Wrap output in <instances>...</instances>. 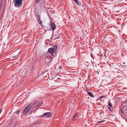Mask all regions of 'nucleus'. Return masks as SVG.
Instances as JSON below:
<instances>
[{
    "label": "nucleus",
    "instance_id": "nucleus-1",
    "mask_svg": "<svg viewBox=\"0 0 127 127\" xmlns=\"http://www.w3.org/2000/svg\"><path fill=\"white\" fill-rule=\"evenodd\" d=\"M57 50V47L55 45L53 48H49L48 50V52L49 54L53 56L54 54L56 52Z\"/></svg>",
    "mask_w": 127,
    "mask_h": 127
},
{
    "label": "nucleus",
    "instance_id": "nucleus-2",
    "mask_svg": "<svg viewBox=\"0 0 127 127\" xmlns=\"http://www.w3.org/2000/svg\"><path fill=\"white\" fill-rule=\"evenodd\" d=\"M23 0H14V5L16 7H20L22 5Z\"/></svg>",
    "mask_w": 127,
    "mask_h": 127
},
{
    "label": "nucleus",
    "instance_id": "nucleus-3",
    "mask_svg": "<svg viewBox=\"0 0 127 127\" xmlns=\"http://www.w3.org/2000/svg\"><path fill=\"white\" fill-rule=\"evenodd\" d=\"M51 112L45 113L44 114L41 116L42 117H44L46 118H47L51 117Z\"/></svg>",
    "mask_w": 127,
    "mask_h": 127
},
{
    "label": "nucleus",
    "instance_id": "nucleus-4",
    "mask_svg": "<svg viewBox=\"0 0 127 127\" xmlns=\"http://www.w3.org/2000/svg\"><path fill=\"white\" fill-rule=\"evenodd\" d=\"M38 104V102L36 103V101L34 103L32 104H30L29 105V106H30V108L32 109H33L35 107H37V105Z\"/></svg>",
    "mask_w": 127,
    "mask_h": 127
},
{
    "label": "nucleus",
    "instance_id": "nucleus-5",
    "mask_svg": "<svg viewBox=\"0 0 127 127\" xmlns=\"http://www.w3.org/2000/svg\"><path fill=\"white\" fill-rule=\"evenodd\" d=\"M121 111L122 113H123V112L127 113V105L122 107L121 109Z\"/></svg>",
    "mask_w": 127,
    "mask_h": 127
},
{
    "label": "nucleus",
    "instance_id": "nucleus-6",
    "mask_svg": "<svg viewBox=\"0 0 127 127\" xmlns=\"http://www.w3.org/2000/svg\"><path fill=\"white\" fill-rule=\"evenodd\" d=\"M30 106H28L27 107L24 109V111L23 112V113L24 114H26L29 111V110L30 109Z\"/></svg>",
    "mask_w": 127,
    "mask_h": 127
},
{
    "label": "nucleus",
    "instance_id": "nucleus-7",
    "mask_svg": "<svg viewBox=\"0 0 127 127\" xmlns=\"http://www.w3.org/2000/svg\"><path fill=\"white\" fill-rule=\"evenodd\" d=\"M37 19L38 23L39 24H41V22L40 20V17L39 15H37L36 14Z\"/></svg>",
    "mask_w": 127,
    "mask_h": 127
},
{
    "label": "nucleus",
    "instance_id": "nucleus-8",
    "mask_svg": "<svg viewBox=\"0 0 127 127\" xmlns=\"http://www.w3.org/2000/svg\"><path fill=\"white\" fill-rule=\"evenodd\" d=\"M50 26H51L52 30H54L56 29V25L55 23L53 22L51 23Z\"/></svg>",
    "mask_w": 127,
    "mask_h": 127
},
{
    "label": "nucleus",
    "instance_id": "nucleus-9",
    "mask_svg": "<svg viewBox=\"0 0 127 127\" xmlns=\"http://www.w3.org/2000/svg\"><path fill=\"white\" fill-rule=\"evenodd\" d=\"M36 103L38 102V104L37 105V108L39 107L43 104V103L42 102H40L39 101H36Z\"/></svg>",
    "mask_w": 127,
    "mask_h": 127
},
{
    "label": "nucleus",
    "instance_id": "nucleus-10",
    "mask_svg": "<svg viewBox=\"0 0 127 127\" xmlns=\"http://www.w3.org/2000/svg\"><path fill=\"white\" fill-rule=\"evenodd\" d=\"M88 94L92 97H94V95L93 94V93L91 92L88 91H87Z\"/></svg>",
    "mask_w": 127,
    "mask_h": 127
},
{
    "label": "nucleus",
    "instance_id": "nucleus-11",
    "mask_svg": "<svg viewBox=\"0 0 127 127\" xmlns=\"http://www.w3.org/2000/svg\"><path fill=\"white\" fill-rule=\"evenodd\" d=\"M78 116V115L77 114H76L74 116L72 117L73 120H75L76 118H77Z\"/></svg>",
    "mask_w": 127,
    "mask_h": 127
},
{
    "label": "nucleus",
    "instance_id": "nucleus-12",
    "mask_svg": "<svg viewBox=\"0 0 127 127\" xmlns=\"http://www.w3.org/2000/svg\"><path fill=\"white\" fill-rule=\"evenodd\" d=\"M121 67V65H120V64H117L116 66H115V67H114V68H116V69H117V68H119L120 67Z\"/></svg>",
    "mask_w": 127,
    "mask_h": 127
},
{
    "label": "nucleus",
    "instance_id": "nucleus-13",
    "mask_svg": "<svg viewBox=\"0 0 127 127\" xmlns=\"http://www.w3.org/2000/svg\"><path fill=\"white\" fill-rule=\"evenodd\" d=\"M63 69V68L62 67V66H60L59 67V69H58V70L60 72L61 71V70L62 69Z\"/></svg>",
    "mask_w": 127,
    "mask_h": 127
},
{
    "label": "nucleus",
    "instance_id": "nucleus-14",
    "mask_svg": "<svg viewBox=\"0 0 127 127\" xmlns=\"http://www.w3.org/2000/svg\"><path fill=\"white\" fill-rule=\"evenodd\" d=\"M75 2L77 4L80 5V2L78 1V0H74Z\"/></svg>",
    "mask_w": 127,
    "mask_h": 127
},
{
    "label": "nucleus",
    "instance_id": "nucleus-15",
    "mask_svg": "<svg viewBox=\"0 0 127 127\" xmlns=\"http://www.w3.org/2000/svg\"><path fill=\"white\" fill-rule=\"evenodd\" d=\"M108 105L111 107L112 108V105L111 102L110 101H109L108 103Z\"/></svg>",
    "mask_w": 127,
    "mask_h": 127
},
{
    "label": "nucleus",
    "instance_id": "nucleus-16",
    "mask_svg": "<svg viewBox=\"0 0 127 127\" xmlns=\"http://www.w3.org/2000/svg\"><path fill=\"white\" fill-rule=\"evenodd\" d=\"M41 0H35V3H39Z\"/></svg>",
    "mask_w": 127,
    "mask_h": 127
},
{
    "label": "nucleus",
    "instance_id": "nucleus-17",
    "mask_svg": "<svg viewBox=\"0 0 127 127\" xmlns=\"http://www.w3.org/2000/svg\"><path fill=\"white\" fill-rule=\"evenodd\" d=\"M111 66H112V67H114L115 66H114L113 64L112 63H111L110 64H109Z\"/></svg>",
    "mask_w": 127,
    "mask_h": 127
},
{
    "label": "nucleus",
    "instance_id": "nucleus-18",
    "mask_svg": "<svg viewBox=\"0 0 127 127\" xmlns=\"http://www.w3.org/2000/svg\"><path fill=\"white\" fill-rule=\"evenodd\" d=\"M101 98H100V97L97 99L96 101L97 102H99V101H101L102 100V99H100Z\"/></svg>",
    "mask_w": 127,
    "mask_h": 127
},
{
    "label": "nucleus",
    "instance_id": "nucleus-19",
    "mask_svg": "<svg viewBox=\"0 0 127 127\" xmlns=\"http://www.w3.org/2000/svg\"><path fill=\"white\" fill-rule=\"evenodd\" d=\"M60 79H57V80H55V81H56V82H60Z\"/></svg>",
    "mask_w": 127,
    "mask_h": 127
},
{
    "label": "nucleus",
    "instance_id": "nucleus-20",
    "mask_svg": "<svg viewBox=\"0 0 127 127\" xmlns=\"http://www.w3.org/2000/svg\"><path fill=\"white\" fill-rule=\"evenodd\" d=\"M19 110H17L15 112V113L16 114H19Z\"/></svg>",
    "mask_w": 127,
    "mask_h": 127
},
{
    "label": "nucleus",
    "instance_id": "nucleus-21",
    "mask_svg": "<svg viewBox=\"0 0 127 127\" xmlns=\"http://www.w3.org/2000/svg\"><path fill=\"white\" fill-rule=\"evenodd\" d=\"M104 121H105L102 120V121H99L98 122H97L98 123H102V122H104Z\"/></svg>",
    "mask_w": 127,
    "mask_h": 127
},
{
    "label": "nucleus",
    "instance_id": "nucleus-22",
    "mask_svg": "<svg viewBox=\"0 0 127 127\" xmlns=\"http://www.w3.org/2000/svg\"><path fill=\"white\" fill-rule=\"evenodd\" d=\"M104 97H105V96H104V95H103L101 96H100V98H101H101H103V97H104Z\"/></svg>",
    "mask_w": 127,
    "mask_h": 127
},
{
    "label": "nucleus",
    "instance_id": "nucleus-23",
    "mask_svg": "<svg viewBox=\"0 0 127 127\" xmlns=\"http://www.w3.org/2000/svg\"><path fill=\"white\" fill-rule=\"evenodd\" d=\"M120 65H121V66H124L126 67H127V66L126 65H122L120 64Z\"/></svg>",
    "mask_w": 127,
    "mask_h": 127
},
{
    "label": "nucleus",
    "instance_id": "nucleus-24",
    "mask_svg": "<svg viewBox=\"0 0 127 127\" xmlns=\"http://www.w3.org/2000/svg\"><path fill=\"white\" fill-rule=\"evenodd\" d=\"M108 109H109V110H110V111H111V108L108 106Z\"/></svg>",
    "mask_w": 127,
    "mask_h": 127
},
{
    "label": "nucleus",
    "instance_id": "nucleus-25",
    "mask_svg": "<svg viewBox=\"0 0 127 127\" xmlns=\"http://www.w3.org/2000/svg\"><path fill=\"white\" fill-rule=\"evenodd\" d=\"M48 60V59L47 57H46V58H45V60L46 62V61L47 60Z\"/></svg>",
    "mask_w": 127,
    "mask_h": 127
},
{
    "label": "nucleus",
    "instance_id": "nucleus-26",
    "mask_svg": "<svg viewBox=\"0 0 127 127\" xmlns=\"http://www.w3.org/2000/svg\"><path fill=\"white\" fill-rule=\"evenodd\" d=\"M1 3H0V8H1Z\"/></svg>",
    "mask_w": 127,
    "mask_h": 127
},
{
    "label": "nucleus",
    "instance_id": "nucleus-27",
    "mask_svg": "<svg viewBox=\"0 0 127 127\" xmlns=\"http://www.w3.org/2000/svg\"><path fill=\"white\" fill-rule=\"evenodd\" d=\"M16 56H13V57H12V58H16Z\"/></svg>",
    "mask_w": 127,
    "mask_h": 127
},
{
    "label": "nucleus",
    "instance_id": "nucleus-28",
    "mask_svg": "<svg viewBox=\"0 0 127 127\" xmlns=\"http://www.w3.org/2000/svg\"><path fill=\"white\" fill-rule=\"evenodd\" d=\"M97 74H99V72H98V71H97Z\"/></svg>",
    "mask_w": 127,
    "mask_h": 127
},
{
    "label": "nucleus",
    "instance_id": "nucleus-29",
    "mask_svg": "<svg viewBox=\"0 0 127 127\" xmlns=\"http://www.w3.org/2000/svg\"><path fill=\"white\" fill-rule=\"evenodd\" d=\"M2 111V109L0 111V114Z\"/></svg>",
    "mask_w": 127,
    "mask_h": 127
},
{
    "label": "nucleus",
    "instance_id": "nucleus-30",
    "mask_svg": "<svg viewBox=\"0 0 127 127\" xmlns=\"http://www.w3.org/2000/svg\"><path fill=\"white\" fill-rule=\"evenodd\" d=\"M60 34H61V33H60V34H58V35H59V36H60V35H61Z\"/></svg>",
    "mask_w": 127,
    "mask_h": 127
},
{
    "label": "nucleus",
    "instance_id": "nucleus-31",
    "mask_svg": "<svg viewBox=\"0 0 127 127\" xmlns=\"http://www.w3.org/2000/svg\"><path fill=\"white\" fill-rule=\"evenodd\" d=\"M125 64V62H124L123 63V64Z\"/></svg>",
    "mask_w": 127,
    "mask_h": 127
},
{
    "label": "nucleus",
    "instance_id": "nucleus-32",
    "mask_svg": "<svg viewBox=\"0 0 127 127\" xmlns=\"http://www.w3.org/2000/svg\"><path fill=\"white\" fill-rule=\"evenodd\" d=\"M46 71H48V70H46Z\"/></svg>",
    "mask_w": 127,
    "mask_h": 127
},
{
    "label": "nucleus",
    "instance_id": "nucleus-33",
    "mask_svg": "<svg viewBox=\"0 0 127 127\" xmlns=\"http://www.w3.org/2000/svg\"><path fill=\"white\" fill-rule=\"evenodd\" d=\"M18 58H16V59H17Z\"/></svg>",
    "mask_w": 127,
    "mask_h": 127
},
{
    "label": "nucleus",
    "instance_id": "nucleus-34",
    "mask_svg": "<svg viewBox=\"0 0 127 127\" xmlns=\"http://www.w3.org/2000/svg\"><path fill=\"white\" fill-rule=\"evenodd\" d=\"M122 105H123V103H122Z\"/></svg>",
    "mask_w": 127,
    "mask_h": 127
},
{
    "label": "nucleus",
    "instance_id": "nucleus-35",
    "mask_svg": "<svg viewBox=\"0 0 127 127\" xmlns=\"http://www.w3.org/2000/svg\"><path fill=\"white\" fill-rule=\"evenodd\" d=\"M49 88H49V89L50 90V89H49Z\"/></svg>",
    "mask_w": 127,
    "mask_h": 127
}]
</instances>
